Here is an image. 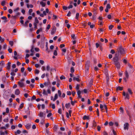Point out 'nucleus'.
I'll return each mask as SVG.
<instances>
[{"label":"nucleus","instance_id":"f257e3e1","mask_svg":"<svg viewBox=\"0 0 135 135\" xmlns=\"http://www.w3.org/2000/svg\"><path fill=\"white\" fill-rule=\"evenodd\" d=\"M24 81V79H22L18 82V84L20 88H22L25 86V84L23 82Z\"/></svg>","mask_w":135,"mask_h":135},{"label":"nucleus","instance_id":"f03ea898","mask_svg":"<svg viewBox=\"0 0 135 135\" xmlns=\"http://www.w3.org/2000/svg\"><path fill=\"white\" fill-rule=\"evenodd\" d=\"M117 50L118 52H119L121 55L124 54L125 52L122 46L119 47L117 48Z\"/></svg>","mask_w":135,"mask_h":135},{"label":"nucleus","instance_id":"7ed1b4c3","mask_svg":"<svg viewBox=\"0 0 135 135\" xmlns=\"http://www.w3.org/2000/svg\"><path fill=\"white\" fill-rule=\"evenodd\" d=\"M38 115L41 118V119H45L46 117V114L43 112H40L38 114Z\"/></svg>","mask_w":135,"mask_h":135},{"label":"nucleus","instance_id":"20e7f679","mask_svg":"<svg viewBox=\"0 0 135 135\" xmlns=\"http://www.w3.org/2000/svg\"><path fill=\"white\" fill-rule=\"evenodd\" d=\"M123 95L124 96H125V98L129 99V95L128 93H126L125 91L123 92Z\"/></svg>","mask_w":135,"mask_h":135},{"label":"nucleus","instance_id":"39448f33","mask_svg":"<svg viewBox=\"0 0 135 135\" xmlns=\"http://www.w3.org/2000/svg\"><path fill=\"white\" fill-rule=\"evenodd\" d=\"M20 93V91L19 89H16L15 91V94L17 95H19Z\"/></svg>","mask_w":135,"mask_h":135},{"label":"nucleus","instance_id":"423d86ee","mask_svg":"<svg viewBox=\"0 0 135 135\" xmlns=\"http://www.w3.org/2000/svg\"><path fill=\"white\" fill-rule=\"evenodd\" d=\"M11 64V62H8L7 64L6 69L8 70H9L10 69Z\"/></svg>","mask_w":135,"mask_h":135},{"label":"nucleus","instance_id":"0eeeda50","mask_svg":"<svg viewBox=\"0 0 135 135\" xmlns=\"http://www.w3.org/2000/svg\"><path fill=\"white\" fill-rule=\"evenodd\" d=\"M31 124L30 123L27 124L25 126L26 128L27 129H29L31 127Z\"/></svg>","mask_w":135,"mask_h":135},{"label":"nucleus","instance_id":"6e6552de","mask_svg":"<svg viewBox=\"0 0 135 135\" xmlns=\"http://www.w3.org/2000/svg\"><path fill=\"white\" fill-rule=\"evenodd\" d=\"M128 126L129 124L128 123H126L124 125V129L125 130L126 129H128Z\"/></svg>","mask_w":135,"mask_h":135},{"label":"nucleus","instance_id":"1a4fd4ad","mask_svg":"<svg viewBox=\"0 0 135 135\" xmlns=\"http://www.w3.org/2000/svg\"><path fill=\"white\" fill-rule=\"evenodd\" d=\"M114 64L118 69L120 68V64L119 62H116V63H114Z\"/></svg>","mask_w":135,"mask_h":135},{"label":"nucleus","instance_id":"9d476101","mask_svg":"<svg viewBox=\"0 0 135 135\" xmlns=\"http://www.w3.org/2000/svg\"><path fill=\"white\" fill-rule=\"evenodd\" d=\"M118 58L117 57H115L113 59V61L114 62V63L118 62Z\"/></svg>","mask_w":135,"mask_h":135},{"label":"nucleus","instance_id":"9b49d317","mask_svg":"<svg viewBox=\"0 0 135 135\" xmlns=\"http://www.w3.org/2000/svg\"><path fill=\"white\" fill-rule=\"evenodd\" d=\"M83 119L84 120H89V117L88 116L85 115L83 117Z\"/></svg>","mask_w":135,"mask_h":135},{"label":"nucleus","instance_id":"f8f14e48","mask_svg":"<svg viewBox=\"0 0 135 135\" xmlns=\"http://www.w3.org/2000/svg\"><path fill=\"white\" fill-rule=\"evenodd\" d=\"M123 89V88L122 87H121L120 86H118L116 90H122Z\"/></svg>","mask_w":135,"mask_h":135},{"label":"nucleus","instance_id":"ddd939ff","mask_svg":"<svg viewBox=\"0 0 135 135\" xmlns=\"http://www.w3.org/2000/svg\"><path fill=\"white\" fill-rule=\"evenodd\" d=\"M65 106L66 108H69L70 106V103H66L65 104Z\"/></svg>","mask_w":135,"mask_h":135},{"label":"nucleus","instance_id":"4468645a","mask_svg":"<svg viewBox=\"0 0 135 135\" xmlns=\"http://www.w3.org/2000/svg\"><path fill=\"white\" fill-rule=\"evenodd\" d=\"M58 97L57 96V94H55L54 96V99L53 100V101H55L57 98Z\"/></svg>","mask_w":135,"mask_h":135},{"label":"nucleus","instance_id":"2eb2a0df","mask_svg":"<svg viewBox=\"0 0 135 135\" xmlns=\"http://www.w3.org/2000/svg\"><path fill=\"white\" fill-rule=\"evenodd\" d=\"M27 7L28 8H32L33 7V6L32 4L29 5L28 4H27Z\"/></svg>","mask_w":135,"mask_h":135},{"label":"nucleus","instance_id":"dca6fc26","mask_svg":"<svg viewBox=\"0 0 135 135\" xmlns=\"http://www.w3.org/2000/svg\"><path fill=\"white\" fill-rule=\"evenodd\" d=\"M21 131L19 130H17V131L15 132V135L17 134H19L21 133Z\"/></svg>","mask_w":135,"mask_h":135},{"label":"nucleus","instance_id":"f3484780","mask_svg":"<svg viewBox=\"0 0 135 135\" xmlns=\"http://www.w3.org/2000/svg\"><path fill=\"white\" fill-rule=\"evenodd\" d=\"M125 76L127 79H128L129 77V75L128 72L127 71H126L125 74Z\"/></svg>","mask_w":135,"mask_h":135},{"label":"nucleus","instance_id":"a211bd4d","mask_svg":"<svg viewBox=\"0 0 135 135\" xmlns=\"http://www.w3.org/2000/svg\"><path fill=\"white\" fill-rule=\"evenodd\" d=\"M40 3L42 7H44L45 6V3L42 1H41L40 2Z\"/></svg>","mask_w":135,"mask_h":135},{"label":"nucleus","instance_id":"6ab92c4d","mask_svg":"<svg viewBox=\"0 0 135 135\" xmlns=\"http://www.w3.org/2000/svg\"><path fill=\"white\" fill-rule=\"evenodd\" d=\"M43 94L44 95H48L47 92L46 91L45 89H44L43 90Z\"/></svg>","mask_w":135,"mask_h":135},{"label":"nucleus","instance_id":"aec40b11","mask_svg":"<svg viewBox=\"0 0 135 135\" xmlns=\"http://www.w3.org/2000/svg\"><path fill=\"white\" fill-rule=\"evenodd\" d=\"M50 27L51 26L50 25L48 24L47 25V26L46 27V31H48V30L50 29Z\"/></svg>","mask_w":135,"mask_h":135},{"label":"nucleus","instance_id":"412c9836","mask_svg":"<svg viewBox=\"0 0 135 135\" xmlns=\"http://www.w3.org/2000/svg\"><path fill=\"white\" fill-rule=\"evenodd\" d=\"M79 13H76V15L75 18L77 20H78L79 17Z\"/></svg>","mask_w":135,"mask_h":135},{"label":"nucleus","instance_id":"4be33fe9","mask_svg":"<svg viewBox=\"0 0 135 135\" xmlns=\"http://www.w3.org/2000/svg\"><path fill=\"white\" fill-rule=\"evenodd\" d=\"M19 7H17L14 10V12H18V11L19 10Z\"/></svg>","mask_w":135,"mask_h":135},{"label":"nucleus","instance_id":"5701e85b","mask_svg":"<svg viewBox=\"0 0 135 135\" xmlns=\"http://www.w3.org/2000/svg\"><path fill=\"white\" fill-rule=\"evenodd\" d=\"M1 18L2 20H5L4 21V22H6L7 21L6 20L7 19V18L5 16H3V17H2Z\"/></svg>","mask_w":135,"mask_h":135},{"label":"nucleus","instance_id":"b1692460","mask_svg":"<svg viewBox=\"0 0 135 135\" xmlns=\"http://www.w3.org/2000/svg\"><path fill=\"white\" fill-rule=\"evenodd\" d=\"M6 2L5 1H2L1 3V5L3 6H4L6 4Z\"/></svg>","mask_w":135,"mask_h":135},{"label":"nucleus","instance_id":"393cba45","mask_svg":"<svg viewBox=\"0 0 135 135\" xmlns=\"http://www.w3.org/2000/svg\"><path fill=\"white\" fill-rule=\"evenodd\" d=\"M120 112L122 113V114H123L124 113V110L123 108L122 107H120Z\"/></svg>","mask_w":135,"mask_h":135},{"label":"nucleus","instance_id":"a878e982","mask_svg":"<svg viewBox=\"0 0 135 135\" xmlns=\"http://www.w3.org/2000/svg\"><path fill=\"white\" fill-rule=\"evenodd\" d=\"M73 79L74 80H76V81H80V79L78 78H76L75 77H74L73 78Z\"/></svg>","mask_w":135,"mask_h":135},{"label":"nucleus","instance_id":"bb28decb","mask_svg":"<svg viewBox=\"0 0 135 135\" xmlns=\"http://www.w3.org/2000/svg\"><path fill=\"white\" fill-rule=\"evenodd\" d=\"M56 32V30L55 29H53L51 31V33L52 35H53Z\"/></svg>","mask_w":135,"mask_h":135},{"label":"nucleus","instance_id":"cd10ccee","mask_svg":"<svg viewBox=\"0 0 135 135\" xmlns=\"http://www.w3.org/2000/svg\"><path fill=\"white\" fill-rule=\"evenodd\" d=\"M3 121L5 122H8V118L7 117L6 118L4 119H3Z\"/></svg>","mask_w":135,"mask_h":135},{"label":"nucleus","instance_id":"c85d7f7f","mask_svg":"<svg viewBox=\"0 0 135 135\" xmlns=\"http://www.w3.org/2000/svg\"><path fill=\"white\" fill-rule=\"evenodd\" d=\"M80 85L77 84L76 85L75 89L76 90H78L79 89Z\"/></svg>","mask_w":135,"mask_h":135},{"label":"nucleus","instance_id":"c756f323","mask_svg":"<svg viewBox=\"0 0 135 135\" xmlns=\"http://www.w3.org/2000/svg\"><path fill=\"white\" fill-rule=\"evenodd\" d=\"M58 94L59 95V96L60 97H61V91H60V90H58Z\"/></svg>","mask_w":135,"mask_h":135},{"label":"nucleus","instance_id":"7c9ffc66","mask_svg":"<svg viewBox=\"0 0 135 135\" xmlns=\"http://www.w3.org/2000/svg\"><path fill=\"white\" fill-rule=\"evenodd\" d=\"M9 44L11 45V46H12L13 45V42L12 41H9Z\"/></svg>","mask_w":135,"mask_h":135},{"label":"nucleus","instance_id":"2f4dec72","mask_svg":"<svg viewBox=\"0 0 135 135\" xmlns=\"http://www.w3.org/2000/svg\"><path fill=\"white\" fill-rule=\"evenodd\" d=\"M37 93L40 97H42V93L41 92L39 91H37Z\"/></svg>","mask_w":135,"mask_h":135},{"label":"nucleus","instance_id":"473e14b6","mask_svg":"<svg viewBox=\"0 0 135 135\" xmlns=\"http://www.w3.org/2000/svg\"><path fill=\"white\" fill-rule=\"evenodd\" d=\"M35 23H39V21L38 20V19L37 17H36L35 18Z\"/></svg>","mask_w":135,"mask_h":135},{"label":"nucleus","instance_id":"72a5a7b5","mask_svg":"<svg viewBox=\"0 0 135 135\" xmlns=\"http://www.w3.org/2000/svg\"><path fill=\"white\" fill-rule=\"evenodd\" d=\"M24 104L23 103L21 104L19 108L20 109H22L23 107Z\"/></svg>","mask_w":135,"mask_h":135},{"label":"nucleus","instance_id":"f704fd0d","mask_svg":"<svg viewBox=\"0 0 135 135\" xmlns=\"http://www.w3.org/2000/svg\"><path fill=\"white\" fill-rule=\"evenodd\" d=\"M45 123L44 119H42L40 122V123L42 124H44Z\"/></svg>","mask_w":135,"mask_h":135},{"label":"nucleus","instance_id":"c9c22d12","mask_svg":"<svg viewBox=\"0 0 135 135\" xmlns=\"http://www.w3.org/2000/svg\"><path fill=\"white\" fill-rule=\"evenodd\" d=\"M29 23V21L27 20V21L26 22H25V24L24 25L25 26L27 27L28 26V24Z\"/></svg>","mask_w":135,"mask_h":135},{"label":"nucleus","instance_id":"e433bc0d","mask_svg":"<svg viewBox=\"0 0 135 135\" xmlns=\"http://www.w3.org/2000/svg\"><path fill=\"white\" fill-rule=\"evenodd\" d=\"M103 22L102 21H99L98 22V25H103Z\"/></svg>","mask_w":135,"mask_h":135},{"label":"nucleus","instance_id":"4c0bfd02","mask_svg":"<svg viewBox=\"0 0 135 135\" xmlns=\"http://www.w3.org/2000/svg\"><path fill=\"white\" fill-rule=\"evenodd\" d=\"M32 12V10L31 9H30L29 11L28 12L29 13V15H32L31 13Z\"/></svg>","mask_w":135,"mask_h":135},{"label":"nucleus","instance_id":"58836bf2","mask_svg":"<svg viewBox=\"0 0 135 135\" xmlns=\"http://www.w3.org/2000/svg\"><path fill=\"white\" fill-rule=\"evenodd\" d=\"M10 22L12 24H15V20H11L10 21Z\"/></svg>","mask_w":135,"mask_h":135},{"label":"nucleus","instance_id":"ea45409f","mask_svg":"<svg viewBox=\"0 0 135 135\" xmlns=\"http://www.w3.org/2000/svg\"><path fill=\"white\" fill-rule=\"evenodd\" d=\"M71 72V73H73L74 71V70L73 67H72L70 69Z\"/></svg>","mask_w":135,"mask_h":135},{"label":"nucleus","instance_id":"a19ab883","mask_svg":"<svg viewBox=\"0 0 135 135\" xmlns=\"http://www.w3.org/2000/svg\"><path fill=\"white\" fill-rule=\"evenodd\" d=\"M128 92L130 94H132V90L130 88H128Z\"/></svg>","mask_w":135,"mask_h":135},{"label":"nucleus","instance_id":"79ce46f5","mask_svg":"<svg viewBox=\"0 0 135 135\" xmlns=\"http://www.w3.org/2000/svg\"><path fill=\"white\" fill-rule=\"evenodd\" d=\"M39 71L37 69H36L35 71V74H38L39 73Z\"/></svg>","mask_w":135,"mask_h":135},{"label":"nucleus","instance_id":"37998d69","mask_svg":"<svg viewBox=\"0 0 135 135\" xmlns=\"http://www.w3.org/2000/svg\"><path fill=\"white\" fill-rule=\"evenodd\" d=\"M94 70L97 71L99 70V69L97 66H95L94 68Z\"/></svg>","mask_w":135,"mask_h":135},{"label":"nucleus","instance_id":"c03bdc74","mask_svg":"<svg viewBox=\"0 0 135 135\" xmlns=\"http://www.w3.org/2000/svg\"><path fill=\"white\" fill-rule=\"evenodd\" d=\"M60 79L61 80L65 79V78L63 75H62L60 77Z\"/></svg>","mask_w":135,"mask_h":135},{"label":"nucleus","instance_id":"a18cd8bd","mask_svg":"<svg viewBox=\"0 0 135 135\" xmlns=\"http://www.w3.org/2000/svg\"><path fill=\"white\" fill-rule=\"evenodd\" d=\"M76 101H71V105H74L75 103H76Z\"/></svg>","mask_w":135,"mask_h":135},{"label":"nucleus","instance_id":"49530a36","mask_svg":"<svg viewBox=\"0 0 135 135\" xmlns=\"http://www.w3.org/2000/svg\"><path fill=\"white\" fill-rule=\"evenodd\" d=\"M113 27L114 26L113 25H110L109 27V30H111L112 29Z\"/></svg>","mask_w":135,"mask_h":135},{"label":"nucleus","instance_id":"de8ad7c7","mask_svg":"<svg viewBox=\"0 0 135 135\" xmlns=\"http://www.w3.org/2000/svg\"><path fill=\"white\" fill-rule=\"evenodd\" d=\"M113 124H114V123L112 122H109V126H113Z\"/></svg>","mask_w":135,"mask_h":135},{"label":"nucleus","instance_id":"09e8293b","mask_svg":"<svg viewBox=\"0 0 135 135\" xmlns=\"http://www.w3.org/2000/svg\"><path fill=\"white\" fill-rule=\"evenodd\" d=\"M52 115V114L50 112L47 115V117L49 118Z\"/></svg>","mask_w":135,"mask_h":135},{"label":"nucleus","instance_id":"8fccbe9b","mask_svg":"<svg viewBox=\"0 0 135 135\" xmlns=\"http://www.w3.org/2000/svg\"><path fill=\"white\" fill-rule=\"evenodd\" d=\"M106 8L108 9H110V5L109 4H108L106 6Z\"/></svg>","mask_w":135,"mask_h":135},{"label":"nucleus","instance_id":"3c124183","mask_svg":"<svg viewBox=\"0 0 135 135\" xmlns=\"http://www.w3.org/2000/svg\"><path fill=\"white\" fill-rule=\"evenodd\" d=\"M54 55L55 56H57V51L56 50L54 51Z\"/></svg>","mask_w":135,"mask_h":135},{"label":"nucleus","instance_id":"603ef678","mask_svg":"<svg viewBox=\"0 0 135 135\" xmlns=\"http://www.w3.org/2000/svg\"><path fill=\"white\" fill-rule=\"evenodd\" d=\"M58 112L60 114H61L62 113V110L61 109H58Z\"/></svg>","mask_w":135,"mask_h":135},{"label":"nucleus","instance_id":"864d4df0","mask_svg":"<svg viewBox=\"0 0 135 135\" xmlns=\"http://www.w3.org/2000/svg\"><path fill=\"white\" fill-rule=\"evenodd\" d=\"M56 88L55 86L52 87L51 88V90L52 91H54L56 90Z\"/></svg>","mask_w":135,"mask_h":135},{"label":"nucleus","instance_id":"5fc2aeb1","mask_svg":"<svg viewBox=\"0 0 135 135\" xmlns=\"http://www.w3.org/2000/svg\"><path fill=\"white\" fill-rule=\"evenodd\" d=\"M15 15L17 17L20 15V13L19 12H15Z\"/></svg>","mask_w":135,"mask_h":135},{"label":"nucleus","instance_id":"6e6d98bb","mask_svg":"<svg viewBox=\"0 0 135 135\" xmlns=\"http://www.w3.org/2000/svg\"><path fill=\"white\" fill-rule=\"evenodd\" d=\"M1 65L2 66H3L4 65H5V63L4 62V61H1Z\"/></svg>","mask_w":135,"mask_h":135},{"label":"nucleus","instance_id":"4d7b16f0","mask_svg":"<svg viewBox=\"0 0 135 135\" xmlns=\"http://www.w3.org/2000/svg\"><path fill=\"white\" fill-rule=\"evenodd\" d=\"M71 93L70 91H67V94L68 95H71Z\"/></svg>","mask_w":135,"mask_h":135},{"label":"nucleus","instance_id":"13d9d810","mask_svg":"<svg viewBox=\"0 0 135 135\" xmlns=\"http://www.w3.org/2000/svg\"><path fill=\"white\" fill-rule=\"evenodd\" d=\"M96 112L97 113V114L98 116H99V112L98 109V108L97 109L96 111Z\"/></svg>","mask_w":135,"mask_h":135},{"label":"nucleus","instance_id":"bf43d9fd","mask_svg":"<svg viewBox=\"0 0 135 135\" xmlns=\"http://www.w3.org/2000/svg\"><path fill=\"white\" fill-rule=\"evenodd\" d=\"M39 62L42 65H43L44 63V61L43 60H40Z\"/></svg>","mask_w":135,"mask_h":135},{"label":"nucleus","instance_id":"052dcab7","mask_svg":"<svg viewBox=\"0 0 135 135\" xmlns=\"http://www.w3.org/2000/svg\"><path fill=\"white\" fill-rule=\"evenodd\" d=\"M8 11L9 13L10 14L12 13L13 12V11L11 9H9L8 10Z\"/></svg>","mask_w":135,"mask_h":135},{"label":"nucleus","instance_id":"680f3d73","mask_svg":"<svg viewBox=\"0 0 135 135\" xmlns=\"http://www.w3.org/2000/svg\"><path fill=\"white\" fill-rule=\"evenodd\" d=\"M7 45L6 44H4L3 46V48L4 49H6V47H7Z\"/></svg>","mask_w":135,"mask_h":135},{"label":"nucleus","instance_id":"e2e57ef3","mask_svg":"<svg viewBox=\"0 0 135 135\" xmlns=\"http://www.w3.org/2000/svg\"><path fill=\"white\" fill-rule=\"evenodd\" d=\"M53 19L55 20L57 18V17L56 16L54 15H53Z\"/></svg>","mask_w":135,"mask_h":135},{"label":"nucleus","instance_id":"0e129e2a","mask_svg":"<svg viewBox=\"0 0 135 135\" xmlns=\"http://www.w3.org/2000/svg\"><path fill=\"white\" fill-rule=\"evenodd\" d=\"M9 109L8 108H6V113H9Z\"/></svg>","mask_w":135,"mask_h":135},{"label":"nucleus","instance_id":"69168bd1","mask_svg":"<svg viewBox=\"0 0 135 135\" xmlns=\"http://www.w3.org/2000/svg\"><path fill=\"white\" fill-rule=\"evenodd\" d=\"M51 108L52 109H54L55 108V106L54 104H52L51 105Z\"/></svg>","mask_w":135,"mask_h":135},{"label":"nucleus","instance_id":"338daca9","mask_svg":"<svg viewBox=\"0 0 135 135\" xmlns=\"http://www.w3.org/2000/svg\"><path fill=\"white\" fill-rule=\"evenodd\" d=\"M97 66L99 68L102 67V65L100 63H99L98 64Z\"/></svg>","mask_w":135,"mask_h":135},{"label":"nucleus","instance_id":"774afa93","mask_svg":"<svg viewBox=\"0 0 135 135\" xmlns=\"http://www.w3.org/2000/svg\"><path fill=\"white\" fill-rule=\"evenodd\" d=\"M8 51L10 53L12 52V49L11 48H9L8 50Z\"/></svg>","mask_w":135,"mask_h":135}]
</instances>
